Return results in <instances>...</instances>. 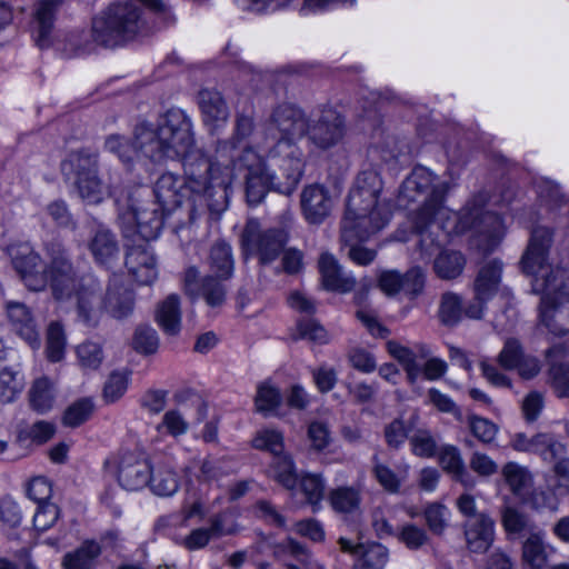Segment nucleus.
I'll list each match as a JSON object with an SVG mask.
<instances>
[{"mask_svg":"<svg viewBox=\"0 0 569 569\" xmlns=\"http://www.w3.org/2000/svg\"><path fill=\"white\" fill-rule=\"evenodd\" d=\"M450 186L426 167H416L401 184L398 202L402 207L419 203L410 220L420 233L421 250L430 252L440 230L447 236L475 232L473 246L483 252L492 251L501 242L506 227L502 219L486 211L478 203H467L460 212H452L443 204Z\"/></svg>","mask_w":569,"mask_h":569,"instance_id":"1","label":"nucleus"},{"mask_svg":"<svg viewBox=\"0 0 569 569\" xmlns=\"http://www.w3.org/2000/svg\"><path fill=\"white\" fill-rule=\"evenodd\" d=\"M50 267L47 271L41 257L24 243L10 251L14 269L26 287L32 291L44 290L48 286L53 298L62 303L74 300L79 317L86 323L94 322L101 311L116 319H123L133 310V295L111 279L106 297H99V282L91 276L78 280L77 271L60 243H50L47 248Z\"/></svg>","mask_w":569,"mask_h":569,"instance_id":"2","label":"nucleus"},{"mask_svg":"<svg viewBox=\"0 0 569 569\" xmlns=\"http://www.w3.org/2000/svg\"><path fill=\"white\" fill-rule=\"evenodd\" d=\"M309 130L303 112L291 106L274 109L264 126L266 139L271 141L266 160L244 146L233 161L236 169L244 170V191L250 206L259 204L270 190L291 194L303 176L305 159L298 142Z\"/></svg>","mask_w":569,"mask_h":569,"instance_id":"3","label":"nucleus"},{"mask_svg":"<svg viewBox=\"0 0 569 569\" xmlns=\"http://www.w3.org/2000/svg\"><path fill=\"white\" fill-rule=\"evenodd\" d=\"M309 130L303 112L291 106L274 109L264 126L266 139L271 141L266 160L244 146L233 161L236 169L244 170V191L250 206L259 204L270 190L291 194L303 176L305 159L298 142Z\"/></svg>","mask_w":569,"mask_h":569,"instance_id":"4","label":"nucleus"},{"mask_svg":"<svg viewBox=\"0 0 569 569\" xmlns=\"http://www.w3.org/2000/svg\"><path fill=\"white\" fill-rule=\"evenodd\" d=\"M173 159L183 162L184 178L172 172L162 173L154 183L157 204L163 212L179 208L191 198L219 199L227 201L234 180V166L211 162L196 148L191 131V146L184 154Z\"/></svg>","mask_w":569,"mask_h":569,"instance_id":"5","label":"nucleus"},{"mask_svg":"<svg viewBox=\"0 0 569 569\" xmlns=\"http://www.w3.org/2000/svg\"><path fill=\"white\" fill-rule=\"evenodd\" d=\"M550 244V230L536 228L522 256L521 266L523 272L532 277V291L541 296L540 323L550 333L563 336L569 332V272L548 263Z\"/></svg>","mask_w":569,"mask_h":569,"instance_id":"6","label":"nucleus"},{"mask_svg":"<svg viewBox=\"0 0 569 569\" xmlns=\"http://www.w3.org/2000/svg\"><path fill=\"white\" fill-rule=\"evenodd\" d=\"M382 180L375 171L361 172L350 189L341 221V240L350 246L348 256L359 266L371 263L376 250L359 244L381 231L391 219L389 204L380 199Z\"/></svg>","mask_w":569,"mask_h":569,"instance_id":"7","label":"nucleus"},{"mask_svg":"<svg viewBox=\"0 0 569 569\" xmlns=\"http://www.w3.org/2000/svg\"><path fill=\"white\" fill-rule=\"evenodd\" d=\"M191 146V120L179 109H171L154 122L140 121L133 130V142L121 134H110L104 148L124 164L140 156L160 162L164 158L184 154Z\"/></svg>","mask_w":569,"mask_h":569,"instance_id":"8","label":"nucleus"},{"mask_svg":"<svg viewBox=\"0 0 569 569\" xmlns=\"http://www.w3.org/2000/svg\"><path fill=\"white\" fill-rule=\"evenodd\" d=\"M143 26L140 10L134 3H114L93 18L92 38L100 46L114 48L132 40Z\"/></svg>","mask_w":569,"mask_h":569,"instance_id":"9","label":"nucleus"},{"mask_svg":"<svg viewBox=\"0 0 569 569\" xmlns=\"http://www.w3.org/2000/svg\"><path fill=\"white\" fill-rule=\"evenodd\" d=\"M210 261L212 270L219 273L220 280L212 277L200 279L199 271L192 267L186 271L184 289L191 297H196L201 292L209 306L218 307L226 298V289L221 280L228 279L233 271L230 246L223 241L217 242L211 248Z\"/></svg>","mask_w":569,"mask_h":569,"instance_id":"10","label":"nucleus"},{"mask_svg":"<svg viewBox=\"0 0 569 569\" xmlns=\"http://www.w3.org/2000/svg\"><path fill=\"white\" fill-rule=\"evenodd\" d=\"M389 355L395 358L403 368L408 383L416 386L421 373L427 380H439L447 372V362L438 357H431L429 346L416 345L413 349L397 341L387 342Z\"/></svg>","mask_w":569,"mask_h":569,"instance_id":"11","label":"nucleus"},{"mask_svg":"<svg viewBox=\"0 0 569 569\" xmlns=\"http://www.w3.org/2000/svg\"><path fill=\"white\" fill-rule=\"evenodd\" d=\"M98 162L93 154L72 152L61 163V170L68 179H73L79 196L91 204L103 201L109 194L97 173Z\"/></svg>","mask_w":569,"mask_h":569,"instance_id":"12","label":"nucleus"},{"mask_svg":"<svg viewBox=\"0 0 569 569\" xmlns=\"http://www.w3.org/2000/svg\"><path fill=\"white\" fill-rule=\"evenodd\" d=\"M164 212L150 200H133L128 209L119 214L124 238L136 241L156 240L163 226Z\"/></svg>","mask_w":569,"mask_h":569,"instance_id":"13","label":"nucleus"},{"mask_svg":"<svg viewBox=\"0 0 569 569\" xmlns=\"http://www.w3.org/2000/svg\"><path fill=\"white\" fill-rule=\"evenodd\" d=\"M288 241L283 229L260 231L256 221H249L242 233V248L248 256H258L261 263L272 262Z\"/></svg>","mask_w":569,"mask_h":569,"instance_id":"14","label":"nucleus"},{"mask_svg":"<svg viewBox=\"0 0 569 569\" xmlns=\"http://www.w3.org/2000/svg\"><path fill=\"white\" fill-rule=\"evenodd\" d=\"M113 465L117 479L126 490L136 491L148 485L151 465L142 451L121 450L114 458Z\"/></svg>","mask_w":569,"mask_h":569,"instance_id":"15","label":"nucleus"},{"mask_svg":"<svg viewBox=\"0 0 569 569\" xmlns=\"http://www.w3.org/2000/svg\"><path fill=\"white\" fill-rule=\"evenodd\" d=\"M150 241H136L128 246L126 266L140 284H151L158 277L157 259Z\"/></svg>","mask_w":569,"mask_h":569,"instance_id":"16","label":"nucleus"},{"mask_svg":"<svg viewBox=\"0 0 569 569\" xmlns=\"http://www.w3.org/2000/svg\"><path fill=\"white\" fill-rule=\"evenodd\" d=\"M302 216L308 223L321 224L332 212L336 199L322 184H309L300 196Z\"/></svg>","mask_w":569,"mask_h":569,"instance_id":"17","label":"nucleus"},{"mask_svg":"<svg viewBox=\"0 0 569 569\" xmlns=\"http://www.w3.org/2000/svg\"><path fill=\"white\" fill-rule=\"evenodd\" d=\"M510 446L518 452L536 453L548 462H553L565 453L563 445L549 433H537L529 437L523 432H518L512 436Z\"/></svg>","mask_w":569,"mask_h":569,"instance_id":"18","label":"nucleus"},{"mask_svg":"<svg viewBox=\"0 0 569 569\" xmlns=\"http://www.w3.org/2000/svg\"><path fill=\"white\" fill-rule=\"evenodd\" d=\"M556 548L546 540L542 529L532 530L526 536L521 546V561L526 569H547L549 558Z\"/></svg>","mask_w":569,"mask_h":569,"instance_id":"19","label":"nucleus"},{"mask_svg":"<svg viewBox=\"0 0 569 569\" xmlns=\"http://www.w3.org/2000/svg\"><path fill=\"white\" fill-rule=\"evenodd\" d=\"M309 140L319 149L337 144L343 136V120L333 110H327L308 130Z\"/></svg>","mask_w":569,"mask_h":569,"instance_id":"20","label":"nucleus"},{"mask_svg":"<svg viewBox=\"0 0 569 569\" xmlns=\"http://www.w3.org/2000/svg\"><path fill=\"white\" fill-rule=\"evenodd\" d=\"M496 522L485 512H480L476 519L468 520L463 525V533L467 547L472 552H486L495 541Z\"/></svg>","mask_w":569,"mask_h":569,"instance_id":"21","label":"nucleus"},{"mask_svg":"<svg viewBox=\"0 0 569 569\" xmlns=\"http://www.w3.org/2000/svg\"><path fill=\"white\" fill-rule=\"evenodd\" d=\"M318 269L322 286L327 290L345 293L351 291L356 284L355 277L351 273L345 272L331 253H321Z\"/></svg>","mask_w":569,"mask_h":569,"instance_id":"22","label":"nucleus"},{"mask_svg":"<svg viewBox=\"0 0 569 569\" xmlns=\"http://www.w3.org/2000/svg\"><path fill=\"white\" fill-rule=\"evenodd\" d=\"M198 103L203 123L210 131H216L227 123L229 110L220 92L203 89L199 92Z\"/></svg>","mask_w":569,"mask_h":569,"instance_id":"23","label":"nucleus"},{"mask_svg":"<svg viewBox=\"0 0 569 569\" xmlns=\"http://www.w3.org/2000/svg\"><path fill=\"white\" fill-rule=\"evenodd\" d=\"M158 497H172L180 488V478L170 459H162L151 466L148 485Z\"/></svg>","mask_w":569,"mask_h":569,"instance_id":"24","label":"nucleus"},{"mask_svg":"<svg viewBox=\"0 0 569 569\" xmlns=\"http://www.w3.org/2000/svg\"><path fill=\"white\" fill-rule=\"evenodd\" d=\"M226 515L218 516L213 519L210 528H198L192 530L184 539L183 546L189 550L203 548L208 542L224 535H232L237 531L233 522H229Z\"/></svg>","mask_w":569,"mask_h":569,"instance_id":"25","label":"nucleus"},{"mask_svg":"<svg viewBox=\"0 0 569 569\" xmlns=\"http://www.w3.org/2000/svg\"><path fill=\"white\" fill-rule=\"evenodd\" d=\"M502 266L498 260L483 264L473 283L476 300H490L499 290Z\"/></svg>","mask_w":569,"mask_h":569,"instance_id":"26","label":"nucleus"},{"mask_svg":"<svg viewBox=\"0 0 569 569\" xmlns=\"http://www.w3.org/2000/svg\"><path fill=\"white\" fill-rule=\"evenodd\" d=\"M8 317L17 332L32 347L40 346V339L29 309L20 302L7 305Z\"/></svg>","mask_w":569,"mask_h":569,"instance_id":"27","label":"nucleus"},{"mask_svg":"<svg viewBox=\"0 0 569 569\" xmlns=\"http://www.w3.org/2000/svg\"><path fill=\"white\" fill-rule=\"evenodd\" d=\"M61 0H39L33 19V33L39 47L48 44V36L53 27V19Z\"/></svg>","mask_w":569,"mask_h":569,"instance_id":"28","label":"nucleus"},{"mask_svg":"<svg viewBox=\"0 0 569 569\" xmlns=\"http://www.w3.org/2000/svg\"><path fill=\"white\" fill-rule=\"evenodd\" d=\"M410 466L406 462L397 467L393 471L389 466L380 462L376 457L373 459L372 472L379 485L390 493H397L403 481L407 480Z\"/></svg>","mask_w":569,"mask_h":569,"instance_id":"29","label":"nucleus"},{"mask_svg":"<svg viewBox=\"0 0 569 569\" xmlns=\"http://www.w3.org/2000/svg\"><path fill=\"white\" fill-rule=\"evenodd\" d=\"M156 320L167 335L174 336L180 331L181 311L177 295L168 296L158 306Z\"/></svg>","mask_w":569,"mask_h":569,"instance_id":"30","label":"nucleus"},{"mask_svg":"<svg viewBox=\"0 0 569 569\" xmlns=\"http://www.w3.org/2000/svg\"><path fill=\"white\" fill-rule=\"evenodd\" d=\"M89 249L100 264H109L118 257L119 252L113 234L102 227L96 231L89 243Z\"/></svg>","mask_w":569,"mask_h":569,"instance_id":"31","label":"nucleus"},{"mask_svg":"<svg viewBox=\"0 0 569 569\" xmlns=\"http://www.w3.org/2000/svg\"><path fill=\"white\" fill-rule=\"evenodd\" d=\"M29 400L32 409L37 412L50 411L56 401L54 383L47 377L37 379L29 391Z\"/></svg>","mask_w":569,"mask_h":569,"instance_id":"32","label":"nucleus"},{"mask_svg":"<svg viewBox=\"0 0 569 569\" xmlns=\"http://www.w3.org/2000/svg\"><path fill=\"white\" fill-rule=\"evenodd\" d=\"M101 548L96 541H87L78 549L63 557V569H92Z\"/></svg>","mask_w":569,"mask_h":569,"instance_id":"33","label":"nucleus"},{"mask_svg":"<svg viewBox=\"0 0 569 569\" xmlns=\"http://www.w3.org/2000/svg\"><path fill=\"white\" fill-rule=\"evenodd\" d=\"M439 462L445 471L466 487L473 486V481L467 473L459 450L453 446H445L439 453Z\"/></svg>","mask_w":569,"mask_h":569,"instance_id":"34","label":"nucleus"},{"mask_svg":"<svg viewBox=\"0 0 569 569\" xmlns=\"http://www.w3.org/2000/svg\"><path fill=\"white\" fill-rule=\"evenodd\" d=\"M466 266L465 256L455 250H445L435 259L433 269L441 279L450 280L459 277Z\"/></svg>","mask_w":569,"mask_h":569,"instance_id":"35","label":"nucleus"},{"mask_svg":"<svg viewBox=\"0 0 569 569\" xmlns=\"http://www.w3.org/2000/svg\"><path fill=\"white\" fill-rule=\"evenodd\" d=\"M269 476L288 490L293 491L298 486L296 466L290 455L276 457L269 468Z\"/></svg>","mask_w":569,"mask_h":569,"instance_id":"36","label":"nucleus"},{"mask_svg":"<svg viewBox=\"0 0 569 569\" xmlns=\"http://www.w3.org/2000/svg\"><path fill=\"white\" fill-rule=\"evenodd\" d=\"M501 525L509 536L521 533L530 535L532 530L539 528L521 511L512 506H505L501 509Z\"/></svg>","mask_w":569,"mask_h":569,"instance_id":"37","label":"nucleus"},{"mask_svg":"<svg viewBox=\"0 0 569 569\" xmlns=\"http://www.w3.org/2000/svg\"><path fill=\"white\" fill-rule=\"evenodd\" d=\"M501 473L510 490L517 496H523L532 485V476L528 468L517 462H507Z\"/></svg>","mask_w":569,"mask_h":569,"instance_id":"38","label":"nucleus"},{"mask_svg":"<svg viewBox=\"0 0 569 569\" xmlns=\"http://www.w3.org/2000/svg\"><path fill=\"white\" fill-rule=\"evenodd\" d=\"M130 381L131 371L128 369H120L110 372L102 390L103 400L107 403H113L121 399L127 392Z\"/></svg>","mask_w":569,"mask_h":569,"instance_id":"39","label":"nucleus"},{"mask_svg":"<svg viewBox=\"0 0 569 569\" xmlns=\"http://www.w3.org/2000/svg\"><path fill=\"white\" fill-rule=\"evenodd\" d=\"M76 356L78 366L86 372L97 371L104 360L102 346L94 341L78 345Z\"/></svg>","mask_w":569,"mask_h":569,"instance_id":"40","label":"nucleus"},{"mask_svg":"<svg viewBox=\"0 0 569 569\" xmlns=\"http://www.w3.org/2000/svg\"><path fill=\"white\" fill-rule=\"evenodd\" d=\"M24 387L19 366L0 372V401L9 403L16 400Z\"/></svg>","mask_w":569,"mask_h":569,"instance_id":"41","label":"nucleus"},{"mask_svg":"<svg viewBox=\"0 0 569 569\" xmlns=\"http://www.w3.org/2000/svg\"><path fill=\"white\" fill-rule=\"evenodd\" d=\"M251 445L257 450L268 451L276 457L282 455L284 447L283 433L277 429L262 428L256 432Z\"/></svg>","mask_w":569,"mask_h":569,"instance_id":"42","label":"nucleus"},{"mask_svg":"<svg viewBox=\"0 0 569 569\" xmlns=\"http://www.w3.org/2000/svg\"><path fill=\"white\" fill-rule=\"evenodd\" d=\"M94 408L96 405L92 397L80 398L67 407L62 422L68 427H79L92 416Z\"/></svg>","mask_w":569,"mask_h":569,"instance_id":"43","label":"nucleus"},{"mask_svg":"<svg viewBox=\"0 0 569 569\" xmlns=\"http://www.w3.org/2000/svg\"><path fill=\"white\" fill-rule=\"evenodd\" d=\"M361 553L357 559L356 569H382L388 560V551L380 543L361 546Z\"/></svg>","mask_w":569,"mask_h":569,"instance_id":"44","label":"nucleus"},{"mask_svg":"<svg viewBox=\"0 0 569 569\" xmlns=\"http://www.w3.org/2000/svg\"><path fill=\"white\" fill-rule=\"evenodd\" d=\"M281 403V395L278 388L273 387L269 381H264L258 386L254 405L257 411L264 416L273 413Z\"/></svg>","mask_w":569,"mask_h":569,"instance_id":"45","label":"nucleus"},{"mask_svg":"<svg viewBox=\"0 0 569 569\" xmlns=\"http://www.w3.org/2000/svg\"><path fill=\"white\" fill-rule=\"evenodd\" d=\"M329 501L336 511L350 513L359 508L360 493L355 488L340 487L330 492Z\"/></svg>","mask_w":569,"mask_h":569,"instance_id":"46","label":"nucleus"},{"mask_svg":"<svg viewBox=\"0 0 569 569\" xmlns=\"http://www.w3.org/2000/svg\"><path fill=\"white\" fill-rule=\"evenodd\" d=\"M423 516L429 530L436 535H441L448 527L451 511L443 503L431 502L425 507Z\"/></svg>","mask_w":569,"mask_h":569,"instance_id":"47","label":"nucleus"},{"mask_svg":"<svg viewBox=\"0 0 569 569\" xmlns=\"http://www.w3.org/2000/svg\"><path fill=\"white\" fill-rule=\"evenodd\" d=\"M463 315L462 300L453 292H446L440 302L439 318L446 326L457 325Z\"/></svg>","mask_w":569,"mask_h":569,"instance_id":"48","label":"nucleus"},{"mask_svg":"<svg viewBox=\"0 0 569 569\" xmlns=\"http://www.w3.org/2000/svg\"><path fill=\"white\" fill-rule=\"evenodd\" d=\"M46 352L51 362H59L64 358L66 336L59 322H52L48 328Z\"/></svg>","mask_w":569,"mask_h":569,"instance_id":"49","label":"nucleus"},{"mask_svg":"<svg viewBox=\"0 0 569 569\" xmlns=\"http://www.w3.org/2000/svg\"><path fill=\"white\" fill-rule=\"evenodd\" d=\"M189 429V423L184 416L176 409L168 410L160 423L157 426V431L160 433H166L171 437H180L186 435Z\"/></svg>","mask_w":569,"mask_h":569,"instance_id":"50","label":"nucleus"},{"mask_svg":"<svg viewBox=\"0 0 569 569\" xmlns=\"http://www.w3.org/2000/svg\"><path fill=\"white\" fill-rule=\"evenodd\" d=\"M300 487L307 502L316 510L323 498L325 482L322 478L312 473L303 475L300 479Z\"/></svg>","mask_w":569,"mask_h":569,"instance_id":"51","label":"nucleus"},{"mask_svg":"<svg viewBox=\"0 0 569 569\" xmlns=\"http://www.w3.org/2000/svg\"><path fill=\"white\" fill-rule=\"evenodd\" d=\"M132 343L138 352L150 355L157 351L159 340L154 329L141 327L136 330Z\"/></svg>","mask_w":569,"mask_h":569,"instance_id":"52","label":"nucleus"},{"mask_svg":"<svg viewBox=\"0 0 569 569\" xmlns=\"http://www.w3.org/2000/svg\"><path fill=\"white\" fill-rule=\"evenodd\" d=\"M413 455L422 458L432 457L436 453V441L427 430H419L410 438Z\"/></svg>","mask_w":569,"mask_h":569,"instance_id":"53","label":"nucleus"},{"mask_svg":"<svg viewBox=\"0 0 569 569\" xmlns=\"http://www.w3.org/2000/svg\"><path fill=\"white\" fill-rule=\"evenodd\" d=\"M468 422L472 435L480 441L491 442L496 438L498 428L490 420L472 415Z\"/></svg>","mask_w":569,"mask_h":569,"instance_id":"54","label":"nucleus"},{"mask_svg":"<svg viewBox=\"0 0 569 569\" xmlns=\"http://www.w3.org/2000/svg\"><path fill=\"white\" fill-rule=\"evenodd\" d=\"M227 473L228 461L208 458L201 463L199 480L202 482L219 481Z\"/></svg>","mask_w":569,"mask_h":569,"instance_id":"55","label":"nucleus"},{"mask_svg":"<svg viewBox=\"0 0 569 569\" xmlns=\"http://www.w3.org/2000/svg\"><path fill=\"white\" fill-rule=\"evenodd\" d=\"M308 440L316 451H323L331 442V433L323 422L313 421L308 427Z\"/></svg>","mask_w":569,"mask_h":569,"instance_id":"56","label":"nucleus"},{"mask_svg":"<svg viewBox=\"0 0 569 569\" xmlns=\"http://www.w3.org/2000/svg\"><path fill=\"white\" fill-rule=\"evenodd\" d=\"M356 4V0H303L300 7V14L308 16L330 10L335 7L351 8Z\"/></svg>","mask_w":569,"mask_h":569,"instance_id":"57","label":"nucleus"},{"mask_svg":"<svg viewBox=\"0 0 569 569\" xmlns=\"http://www.w3.org/2000/svg\"><path fill=\"white\" fill-rule=\"evenodd\" d=\"M522 355L523 352L519 341L516 339H509L506 341L498 356L499 365L507 370L516 369Z\"/></svg>","mask_w":569,"mask_h":569,"instance_id":"58","label":"nucleus"},{"mask_svg":"<svg viewBox=\"0 0 569 569\" xmlns=\"http://www.w3.org/2000/svg\"><path fill=\"white\" fill-rule=\"evenodd\" d=\"M299 337L317 343H327L329 341L326 329L317 321L309 319L298 323Z\"/></svg>","mask_w":569,"mask_h":569,"instance_id":"59","label":"nucleus"},{"mask_svg":"<svg viewBox=\"0 0 569 569\" xmlns=\"http://www.w3.org/2000/svg\"><path fill=\"white\" fill-rule=\"evenodd\" d=\"M51 485L44 477H34L30 480L27 493L30 499L36 501L38 506L49 503L48 500L51 497Z\"/></svg>","mask_w":569,"mask_h":569,"instance_id":"60","label":"nucleus"},{"mask_svg":"<svg viewBox=\"0 0 569 569\" xmlns=\"http://www.w3.org/2000/svg\"><path fill=\"white\" fill-rule=\"evenodd\" d=\"M59 510L53 503H44L38 506L33 516V526L37 530L43 531L49 529L58 519Z\"/></svg>","mask_w":569,"mask_h":569,"instance_id":"61","label":"nucleus"},{"mask_svg":"<svg viewBox=\"0 0 569 569\" xmlns=\"http://www.w3.org/2000/svg\"><path fill=\"white\" fill-rule=\"evenodd\" d=\"M430 402L441 412L451 413L459 421H462V412L456 402L436 388L429 390Z\"/></svg>","mask_w":569,"mask_h":569,"instance_id":"62","label":"nucleus"},{"mask_svg":"<svg viewBox=\"0 0 569 569\" xmlns=\"http://www.w3.org/2000/svg\"><path fill=\"white\" fill-rule=\"evenodd\" d=\"M551 381L558 397H569V363L551 368Z\"/></svg>","mask_w":569,"mask_h":569,"instance_id":"63","label":"nucleus"},{"mask_svg":"<svg viewBox=\"0 0 569 569\" xmlns=\"http://www.w3.org/2000/svg\"><path fill=\"white\" fill-rule=\"evenodd\" d=\"M399 539L410 549H418L423 546L428 536L427 532L415 525H406L402 527Z\"/></svg>","mask_w":569,"mask_h":569,"instance_id":"64","label":"nucleus"}]
</instances>
